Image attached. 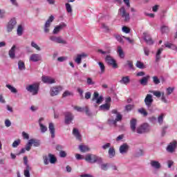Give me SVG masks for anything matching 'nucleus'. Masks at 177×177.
<instances>
[{
	"label": "nucleus",
	"mask_w": 177,
	"mask_h": 177,
	"mask_svg": "<svg viewBox=\"0 0 177 177\" xmlns=\"http://www.w3.org/2000/svg\"><path fill=\"white\" fill-rule=\"evenodd\" d=\"M84 160L87 162H90V164H95V162H97V164H102L103 162V159L102 158L91 153L86 155Z\"/></svg>",
	"instance_id": "obj_1"
},
{
	"label": "nucleus",
	"mask_w": 177,
	"mask_h": 177,
	"mask_svg": "<svg viewBox=\"0 0 177 177\" xmlns=\"http://www.w3.org/2000/svg\"><path fill=\"white\" fill-rule=\"evenodd\" d=\"M26 91L33 95H38V92H39V84L35 83L26 86Z\"/></svg>",
	"instance_id": "obj_2"
},
{
	"label": "nucleus",
	"mask_w": 177,
	"mask_h": 177,
	"mask_svg": "<svg viewBox=\"0 0 177 177\" xmlns=\"http://www.w3.org/2000/svg\"><path fill=\"white\" fill-rule=\"evenodd\" d=\"M137 133L142 134V133H146L147 132H149L150 131V126L147 123H144L137 127L136 129Z\"/></svg>",
	"instance_id": "obj_3"
},
{
	"label": "nucleus",
	"mask_w": 177,
	"mask_h": 177,
	"mask_svg": "<svg viewBox=\"0 0 177 177\" xmlns=\"http://www.w3.org/2000/svg\"><path fill=\"white\" fill-rule=\"evenodd\" d=\"M105 62L109 64V66H111L113 68H118V64H117V61L113 58V57L110 55H106L105 57Z\"/></svg>",
	"instance_id": "obj_4"
},
{
	"label": "nucleus",
	"mask_w": 177,
	"mask_h": 177,
	"mask_svg": "<svg viewBox=\"0 0 177 177\" xmlns=\"http://www.w3.org/2000/svg\"><path fill=\"white\" fill-rule=\"evenodd\" d=\"M120 15L124 19V21L130 20L129 13L127 12L125 7H122L119 9Z\"/></svg>",
	"instance_id": "obj_5"
},
{
	"label": "nucleus",
	"mask_w": 177,
	"mask_h": 177,
	"mask_svg": "<svg viewBox=\"0 0 177 177\" xmlns=\"http://www.w3.org/2000/svg\"><path fill=\"white\" fill-rule=\"evenodd\" d=\"M61 91H63V87H62L61 86L52 87L50 88V96H57Z\"/></svg>",
	"instance_id": "obj_6"
},
{
	"label": "nucleus",
	"mask_w": 177,
	"mask_h": 177,
	"mask_svg": "<svg viewBox=\"0 0 177 177\" xmlns=\"http://www.w3.org/2000/svg\"><path fill=\"white\" fill-rule=\"evenodd\" d=\"M53 20H55V17H53V15L50 16L44 25V32H49L50 23H52Z\"/></svg>",
	"instance_id": "obj_7"
},
{
	"label": "nucleus",
	"mask_w": 177,
	"mask_h": 177,
	"mask_svg": "<svg viewBox=\"0 0 177 177\" xmlns=\"http://www.w3.org/2000/svg\"><path fill=\"white\" fill-rule=\"evenodd\" d=\"M92 101L95 102L97 104H100V103L103 102V97L102 96L99 97V93H97V91H95L93 93Z\"/></svg>",
	"instance_id": "obj_8"
},
{
	"label": "nucleus",
	"mask_w": 177,
	"mask_h": 177,
	"mask_svg": "<svg viewBox=\"0 0 177 177\" xmlns=\"http://www.w3.org/2000/svg\"><path fill=\"white\" fill-rule=\"evenodd\" d=\"M17 24V22L16 21V19L12 18L11 20L8 22V24L7 26V31L8 32H10L12 31L13 28H15V26Z\"/></svg>",
	"instance_id": "obj_9"
},
{
	"label": "nucleus",
	"mask_w": 177,
	"mask_h": 177,
	"mask_svg": "<svg viewBox=\"0 0 177 177\" xmlns=\"http://www.w3.org/2000/svg\"><path fill=\"white\" fill-rule=\"evenodd\" d=\"M144 102L148 108L151 107V104H153V102H154V100H153V95L147 94Z\"/></svg>",
	"instance_id": "obj_10"
},
{
	"label": "nucleus",
	"mask_w": 177,
	"mask_h": 177,
	"mask_svg": "<svg viewBox=\"0 0 177 177\" xmlns=\"http://www.w3.org/2000/svg\"><path fill=\"white\" fill-rule=\"evenodd\" d=\"M176 141H173L169 144L167 147V151L169 153H174L175 151V149H176Z\"/></svg>",
	"instance_id": "obj_11"
},
{
	"label": "nucleus",
	"mask_w": 177,
	"mask_h": 177,
	"mask_svg": "<svg viewBox=\"0 0 177 177\" xmlns=\"http://www.w3.org/2000/svg\"><path fill=\"white\" fill-rule=\"evenodd\" d=\"M73 120H74L73 113L70 112L65 113V124L68 125V124H70Z\"/></svg>",
	"instance_id": "obj_12"
},
{
	"label": "nucleus",
	"mask_w": 177,
	"mask_h": 177,
	"mask_svg": "<svg viewBox=\"0 0 177 177\" xmlns=\"http://www.w3.org/2000/svg\"><path fill=\"white\" fill-rule=\"evenodd\" d=\"M144 39L147 45H153L154 44V41L151 39V36L147 33H143Z\"/></svg>",
	"instance_id": "obj_13"
},
{
	"label": "nucleus",
	"mask_w": 177,
	"mask_h": 177,
	"mask_svg": "<svg viewBox=\"0 0 177 177\" xmlns=\"http://www.w3.org/2000/svg\"><path fill=\"white\" fill-rule=\"evenodd\" d=\"M30 62H40V60H42V57L39 55V54H32L29 58Z\"/></svg>",
	"instance_id": "obj_14"
},
{
	"label": "nucleus",
	"mask_w": 177,
	"mask_h": 177,
	"mask_svg": "<svg viewBox=\"0 0 177 177\" xmlns=\"http://www.w3.org/2000/svg\"><path fill=\"white\" fill-rule=\"evenodd\" d=\"M66 27H67V24L62 23V24L57 26L54 28L53 32V34H58L61 30H63Z\"/></svg>",
	"instance_id": "obj_15"
},
{
	"label": "nucleus",
	"mask_w": 177,
	"mask_h": 177,
	"mask_svg": "<svg viewBox=\"0 0 177 177\" xmlns=\"http://www.w3.org/2000/svg\"><path fill=\"white\" fill-rule=\"evenodd\" d=\"M129 150V145L127 143H124L120 147V152L121 154H125L126 153H128V151Z\"/></svg>",
	"instance_id": "obj_16"
},
{
	"label": "nucleus",
	"mask_w": 177,
	"mask_h": 177,
	"mask_svg": "<svg viewBox=\"0 0 177 177\" xmlns=\"http://www.w3.org/2000/svg\"><path fill=\"white\" fill-rule=\"evenodd\" d=\"M42 81L44 84H55L56 82L55 79L48 76H42Z\"/></svg>",
	"instance_id": "obj_17"
},
{
	"label": "nucleus",
	"mask_w": 177,
	"mask_h": 177,
	"mask_svg": "<svg viewBox=\"0 0 177 177\" xmlns=\"http://www.w3.org/2000/svg\"><path fill=\"white\" fill-rule=\"evenodd\" d=\"M48 129L50 131V133L51 135V138L52 139H55V124H53V123H49L48 124Z\"/></svg>",
	"instance_id": "obj_18"
},
{
	"label": "nucleus",
	"mask_w": 177,
	"mask_h": 177,
	"mask_svg": "<svg viewBox=\"0 0 177 177\" xmlns=\"http://www.w3.org/2000/svg\"><path fill=\"white\" fill-rule=\"evenodd\" d=\"M112 114H116V118L115 119V120L116 122H120V121H122V115H121V113H118V111L117 109H113L111 111Z\"/></svg>",
	"instance_id": "obj_19"
},
{
	"label": "nucleus",
	"mask_w": 177,
	"mask_h": 177,
	"mask_svg": "<svg viewBox=\"0 0 177 177\" xmlns=\"http://www.w3.org/2000/svg\"><path fill=\"white\" fill-rule=\"evenodd\" d=\"M138 121L136 120V119L133 118L130 121V128L132 131V132H136V124H137Z\"/></svg>",
	"instance_id": "obj_20"
},
{
	"label": "nucleus",
	"mask_w": 177,
	"mask_h": 177,
	"mask_svg": "<svg viewBox=\"0 0 177 177\" xmlns=\"http://www.w3.org/2000/svg\"><path fill=\"white\" fill-rule=\"evenodd\" d=\"M149 80H150V76L147 75L145 77H143L140 80V85H142L143 86H146L149 82Z\"/></svg>",
	"instance_id": "obj_21"
},
{
	"label": "nucleus",
	"mask_w": 177,
	"mask_h": 177,
	"mask_svg": "<svg viewBox=\"0 0 177 177\" xmlns=\"http://www.w3.org/2000/svg\"><path fill=\"white\" fill-rule=\"evenodd\" d=\"M15 50H16V46H12V47L8 52V55L10 59H15V57H16Z\"/></svg>",
	"instance_id": "obj_22"
},
{
	"label": "nucleus",
	"mask_w": 177,
	"mask_h": 177,
	"mask_svg": "<svg viewBox=\"0 0 177 177\" xmlns=\"http://www.w3.org/2000/svg\"><path fill=\"white\" fill-rule=\"evenodd\" d=\"M150 164L151 167L155 168V169H160V168H161V164H160L158 161L151 160Z\"/></svg>",
	"instance_id": "obj_23"
},
{
	"label": "nucleus",
	"mask_w": 177,
	"mask_h": 177,
	"mask_svg": "<svg viewBox=\"0 0 177 177\" xmlns=\"http://www.w3.org/2000/svg\"><path fill=\"white\" fill-rule=\"evenodd\" d=\"M73 135H74L76 139H77V140H80V142L82 140V137H81V134H80V131H78V129L74 128L73 130Z\"/></svg>",
	"instance_id": "obj_24"
},
{
	"label": "nucleus",
	"mask_w": 177,
	"mask_h": 177,
	"mask_svg": "<svg viewBox=\"0 0 177 177\" xmlns=\"http://www.w3.org/2000/svg\"><path fill=\"white\" fill-rule=\"evenodd\" d=\"M131 82V79L129 76H124L122 77V80H120V84H123L124 85H128Z\"/></svg>",
	"instance_id": "obj_25"
},
{
	"label": "nucleus",
	"mask_w": 177,
	"mask_h": 177,
	"mask_svg": "<svg viewBox=\"0 0 177 177\" xmlns=\"http://www.w3.org/2000/svg\"><path fill=\"white\" fill-rule=\"evenodd\" d=\"M162 50H164V49H162V48H159L158 50L156 55V59H155L156 63H158V62H160V60H161V53H162Z\"/></svg>",
	"instance_id": "obj_26"
},
{
	"label": "nucleus",
	"mask_w": 177,
	"mask_h": 177,
	"mask_svg": "<svg viewBox=\"0 0 177 177\" xmlns=\"http://www.w3.org/2000/svg\"><path fill=\"white\" fill-rule=\"evenodd\" d=\"M117 53H118L120 59H124V57H125V53H124V50H122V47H121V46H118Z\"/></svg>",
	"instance_id": "obj_27"
},
{
	"label": "nucleus",
	"mask_w": 177,
	"mask_h": 177,
	"mask_svg": "<svg viewBox=\"0 0 177 177\" xmlns=\"http://www.w3.org/2000/svg\"><path fill=\"white\" fill-rule=\"evenodd\" d=\"M79 149L82 153H86V151H89L90 149L88 146L80 145L79 146Z\"/></svg>",
	"instance_id": "obj_28"
},
{
	"label": "nucleus",
	"mask_w": 177,
	"mask_h": 177,
	"mask_svg": "<svg viewBox=\"0 0 177 177\" xmlns=\"http://www.w3.org/2000/svg\"><path fill=\"white\" fill-rule=\"evenodd\" d=\"M48 158H50V164H55V162L57 161V159L56 158V157H55V155L52 153H48Z\"/></svg>",
	"instance_id": "obj_29"
},
{
	"label": "nucleus",
	"mask_w": 177,
	"mask_h": 177,
	"mask_svg": "<svg viewBox=\"0 0 177 177\" xmlns=\"http://www.w3.org/2000/svg\"><path fill=\"white\" fill-rule=\"evenodd\" d=\"M30 142L32 143V145H33V146L35 147H39L40 145H41V142L38 140H35V139H30Z\"/></svg>",
	"instance_id": "obj_30"
},
{
	"label": "nucleus",
	"mask_w": 177,
	"mask_h": 177,
	"mask_svg": "<svg viewBox=\"0 0 177 177\" xmlns=\"http://www.w3.org/2000/svg\"><path fill=\"white\" fill-rule=\"evenodd\" d=\"M109 158H113V157H114V156H115V149H114L113 147L109 148Z\"/></svg>",
	"instance_id": "obj_31"
},
{
	"label": "nucleus",
	"mask_w": 177,
	"mask_h": 177,
	"mask_svg": "<svg viewBox=\"0 0 177 177\" xmlns=\"http://www.w3.org/2000/svg\"><path fill=\"white\" fill-rule=\"evenodd\" d=\"M18 68L19 70H26V65L24 64V62L20 60L18 62Z\"/></svg>",
	"instance_id": "obj_32"
},
{
	"label": "nucleus",
	"mask_w": 177,
	"mask_h": 177,
	"mask_svg": "<svg viewBox=\"0 0 177 177\" xmlns=\"http://www.w3.org/2000/svg\"><path fill=\"white\" fill-rule=\"evenodd\" d=\"M100 110H106V111H109V110H110V104H109V103H105V104H102V105H101L100 106Z\"/></svg>",
	"instance_id": "obj_33"
},
{
	"label": "nucleus",
	"mask_w": 177,
	"mask_h": 177,
	"mask_svg": "<svg viewBox=\"0 0 177 177\" xmlns=\"http://www.w3.org/2000/svg\"><path fill=\"white\" fill-rule=\"evenodd\" d=\"M6 88H9V90L10 91V92H12V93H16L17 92V89H16V88L13 87L10 84H6Z\"/></svg>",
	"instance_id": "obj_34"
},
{
	"label": "nucleus",
	"mask_w": 177,
	"mask_h": 177,
	"mask_svg": "<svg viewBox=\"0 0 177 177\" xmlns=\"http://www.w3.org/2000/svg\"><path fill=\"white\" fill-rule=\"evenodd\" d=\"M138 113H140V114H142V115H144V117H147V111H146V109H145L144 108H140L138 110Z\"/></svg>",
	"instance_id": "obj_35"
},
{
	"label": "nucleus",
	"mask_w": 177,
	"mask_h": 177,
	"mask_svg": "<svg viewBox=\"0 0 177 177\" xmlns=\"http://www.w3.org/2000/svg\"><path fill=\"white\" fill-rule=\"evenodd\" d=\"M17 32L19 37H21V35H23V26H21V25L18 26Z\"/></svg>",
	"instance_id": "obj_36"
},
{
	"label": "nucleus",
	"mask_w": 177,
	"mask_h": 177,
	"mask_svg": "<svg viewBox=\"0 0 177 177\" xmlns=\"http://www.w3.org/2000/svg\"><path fill=\"white\" fill-rule=\"evenodd\" d=\"M115 38L117 39V41H118V42H120V44H124V37L119 35H115Z\"/></svg>",
	"instance_id": "obj_37"
},
{
	"label": "nucleus",
	"mask_w": 177,
	"mask_h": 177,
	"mask_svg": "<svg viewBox=\"0 0 177 177\" xmlns=\"http://www.w3.org/2000/svg\"><path fill=\"white\" fill-rule=\"evenodd\" d=\"M65 6L68 13H73V8H71V5L70 3H66Z\"/></svg>",
	"instance_id": "obj_38"
},
{
	"label": "nucleus",
	"mask_w": 177,
	"mask_h": 177,
	"mask_svg": "<svg viewBox=\"0 0 177 177\" xmlns=\"http://www.w3.org/2000/svg\"><path fill=\"white\" fill-rule=\"evenodd\" d=\"M98 64L101 70V74H103V73L106 71V66H104V64H103L102 62H98Z\"/></svg>",
	"instance_id": "obj_39"
},
{
	"label": "nucleus",
	"mask_w": 177,
	"mask_h": 177,
	"mask_svg": "<svg viewBox=\"0 0 177 177\" xmlns=\"http://www.w3.org/2000/svg\"><path fill=\"white\" fill-rule=\"evenodd\" d=\"M31 46L32 48H35V49H36V50H41V47L37 44V43L32 41L31 42Z\"/></svg>",
	"instance_id": "obj_40"
},
{
	"label": "nucleus",
	"mask_w": 177,
	"mask_h": 177,
	"mask_svg": "<svg viewBox=\"0 0 177 177\" xmlns=\"http://www.w3.org/2000/svg\"><path fill=\"white\" fill-rule=\"evenodd\" d=\"M151 93H153V95L156 96L158 98L162 96V92L161 93V91H151Z\"/></svg>",
	"instance_id": "obj_41"
},
{
	"label": "nucleus",
	"mask_w": 177,
	"mask_h": 177,
	"mask_svg": "<svg viewBox=\"0 0 177 177\" xmlns=\"http://www.w3.org/2000/svg\"><path fill=\"white\" fill-rule=\"evenodd\" d=\"M39 126H40V129L41 131L44 133L45 132H46V131H48V127H46L45 125H44L42 123H39Z\"/></svg>",
	"instance_id": "obj_42"
},
{
	"label": "nucleus",
	"mask_w": 177,
	"mask_h": 177,
	"mask_svg": "<svg viewBox=\"0 0 177 177\" xmlns=\"http://www.w3.org/2000/svg\"><path fill=\"white\" fill-rule=\"evenodd\" d=\"M31 146H32V142H31L30 140L28 142L26 146V151H30L31 150Z\"/></svg>",
	"instance_id": "obj_43"
},
{
	"label": "nucleus",
	"mask_w": 177,
	"mask_h": 177,
	"mask_svg": "<svg viewBox=\"0 0 177 177\" xmlns=\"http://www.w3.org/2000/svg\"><path fill=\"white\" fill-rule=\"evenodd\" d=\"M57 44H67V41L62 39L60 37H57V41H55Z\"/></svg>",
	"instance_id": "obj_44"
},
{
	"label": "nucleus",
	"mask_w": 177,
	"mask_h": 177,
	"mask_svg": "<svg viewBox=\"0 0 177 177\" xmlns=\"http://www.w3.org/2000/svg\"><path fill=\"white\" fill-rule=\"evenodd\" d=\"M164 113H161L160 115L158 118V122L159 124H162L164 122Z\"/></svg>",
	"instance_id": "obj_45"
},
{
	"label": "nucleus",
	"mask_w": 177,
	"mask_h": 177,
	"mask_svg": "<svg viewBox=\"0 0 177 177\" xmlns=\"http://www.w3.org/2000/svg\"><path fill=\"white\" fill-rule=\"evenodd\" d=\"M136 67H138V68H145V64L141 62L140 61H138L136 62Z\"/></svg>",
	"instance_id": "obj_46"
},
{
	"label": "nucleus",
	"mask_w": 177,
	"mask_h": 177,
	"mask_svg": "<svg viewBox=\"0 0 177 177\" xmlns=\"http://www.w3.org/2000/svg\"><path fill=\"white\" fill-rule=\"evenodd\" d=\"M24 176L26 177H30V166L27 165L26 169L24 170Z\"/></svg>",
	"instance_id": "obj_47"
},
{
	"label": "nucleus",
	"mask_w": 177,
	"mask_h": 177,
	"mask_svg": "<svg viewBox=\"0 0 177 177\" xmlns=\"http://www.w3.org/2000/svg\"><path fill=\"white\" fill-rule=\"evenodd\" d=\"M152 78H153V84H155V85H158V84H160V79H158L157 76H153Z\"/></svg>",
	"instance_id": "obj_48"
},
{
	"label": "nucleus",
	"mask_w": 177,
	"mask_h": 177,
	"mask_svg": "<svg viewBox=\"0 0 177 177\" xmlns=\"http://www.w3.org/2000/svg\"><path fill=\"white\" fill-rule=\"evenodd\" d=\"M43 160H44V163L45 164V165H48V164H49V156H44Z\"/></svg>",
	"instance_id": "obj_49"
},
{
	"label": "nucleus",
	"mask_w": 177,
	"mask_h": 177,
	"mask_svg": "<svg viewBox=\"0 0 177 177\" xmlns=\"http://www.w3.org/2000/svg\"><path fill=\"white\" fill-rule=\"evenodd\" d=\"M82 59V58L81 57V55H77L76 59H75V62L77 64H81Z\"/></svg>",
	"instance_id": "obj_50"
},
{
	"label": "nucleus",
	"mask_w": 177,
	"mask_h": 177,
	"mask_svg": "<svg viewBox=\"0 0 177 177\" xmlns=\"http://www.w3.org/2000/svg\"><path fill=\"white\" fill-rule=\"evenodd\" d=\"M122 31L123 32H125L126 34H129L131 32V29L127 26H123L122 27Z\"/></svg>",
	"instance_id": "obj_51"
},
{
	"label": "nucleus",
	"mask_w": 177,
	"mask_h": 177,
	"mask_svg": "<svg viewBox=\"0 0 177 177\" xmlns=\"http://www.w3.org/2000/svg\"><path fill=\"white\" fill-rule=\"evenodd\" d=\"M127 66H129V68H131V70H133V62L132 61L127 60Z\"/></svg>",
	"instance_id": "obj_52"
},
{
	"label": "nucleus",
	"mask_w": 177,
	"mask_h": 177,
	"mask_svg": "<svg viewBox=\"0 0 177 177\" xmlns=\"http://www.w3.org/2000/svg\"><path fill=\"white\" fill-rule=\"evenodd\" d=\"M74 109L77 111H79V113H82L84 111V108L77 106H74Z\"/></svg>",
	"instance_id": "obj_53"
},
{
	"label": "nucleus",
	"mask_w": 177,
	"mask_h": 177,
	"mask_svg": "<svg viewBox=\"0 0 177 177\" xmlns=\"http://www.w3.org/2000/svg\"><path fill=\"white\" fill-rule=\"evenodd\" d=\"M59 157L62 158H64V157H67V153L64 151H59Z\"/></svg>",
	"instance_id": "obj_54"
},
{
	"label": "nucleus",
	"mask_w": 177,
	"mask_h": 177,
	"mask_svg": "<svg viewBox=\"0 0 177 177\" xmlns=\"http://www.w3.org/2000/svg\"><path fill=\"white\" fill-rule=\"evenodd\" d=\"M87 84L88 85H95V82L91 77L87 78Z\"/></svg>",
	"instance_id": "obj_55"
},
{
	"label": "nucleus",
	"mask_w": 177,
	"mask_h": 177,
	"mask_svg": "<svg viewBox=\"0 0 177 177\" xmlns=\"http://www.w3.org/2000/svg\"><path fill=\"white\" fill-rule=\"evenodd\" d=\"M19 145H20V140L19 139L14 141V142L12 143V147H17V146H19Z\"/></svg>",
	"instance_id": "obj_56"
},
{
	"label": "nucleus",
	"mask_w": 177,
	"mask_h": 177,
	"mask_svg": "<svg viewBox=\"0 0 177 177\" xmlns=\"http://www.w3.org/2000/svg\"><path fill=\"white\" fill-rule=\"evenodd\" d=\"M108 122H109V125H111V124H113V125H117V121L115 120H115H108Z\"/></svg>",
	"instance_id": "obj_57"
},
{
	"label": "nucleus",
	"mask_w": 177,
	"mask_h": 177,
	"mask_svg": "<svg viewBox=\"0 0 177 177\" xmlns=\"http://www.w3.org/2000/svg\"><path fill=\"white\" fill-rule=\"evenodd\" d=\"M161 100H162V102H163V103H168V100L165 97V95H164V92H162Z\"/></svg>",
	"instance_id": "obj_58"
},
{
	"label": "nucleus",
	"mask_w": 177,
	"mask_h": 177,
	"mask_svg": "<svg viewBox=\"0 0 177 177\" xmlns=\"http://www.w3.org/2000/svg\"><path fill=\"white\" fill-rule=\"evenodd\" d=\"M125 109H126L127 111H131V110H132V109H133V105L128 104L125 106Z\"/></svg>",
	"instance_id": "obj_59"
},
{
	"label": "nucleus",
	"mask_w": 177,
	"mask_h": 177,
	"mask_svg": "<svg viewBox=\"0 0 177 177\" xmlns=\"http://www.w3.org/2000/svg\"><path fill=\"white\" fill-rule=\"evenodd\" d=\"M65 60H67V57H59L57 58V61L59 62H65Z\"/></svg>",
	"instance_id": "obj_60"
},
{
	"label": "nucleus",
	"mask_w": 177,
	"mask_h": 177,
	"mask_svg": "<svg viewBox=\"0 0 177 177\" xmlns=\"http://www.w3.org/2000/svg\"><path fill=\"white\" fill-rule=\"evenodd\" d=\"M167 95H169L174 92V88L169 87L167 88Z\"/></svg>",
	"instance_id": "obj_61"
},
{
	"label": "nucleus",
	"mask_w": 177,
	"mask_h": 177,
	"mask_svg": "<svg viewBox=\"0 0 177 177\" xmlns=\"http://www.w3.org/2000/svg\"><path fill=\"white\" fill-rule=\"evenodd\" d=\"M91 96H92V94L91 93V92L88 91L85 93V99L86 100L91 99Z\"/></svg>",
	"instance_id": "obj_62"
},
{
	"label": "nucleus",
	"mask_w": 177,
	"mask_h": 177,
	"mask_svg": "<svg viewBox=\"0 0 177 177\" xmlns=\"http://www.w3.org/2000/svg\"><path fill=\"white\" fill-rule=\"evenodd\" d=\"M22 136H23L24 139H30V136H28V133H27L24 131L22 132Z\"/></svg>",
	"instance_id": "obj_63"
},
{
	"label": "nucleus",
	"mask_w": 177,
	"mask_h": 177,
	"mask_svg": "<svg viewBox=\"0 0 177 177\" xmlns=\"http://www.w3.org/2000/svg\"><path fill=\"white\" fill-rule=\"evenodd\" d=\"M5 125H6V127H7L8 128H9V127H10V125H12V122H10V120H6V121H5Z\"/></svg>",
	"instance_id": "obj_64"
}]
</instances>
